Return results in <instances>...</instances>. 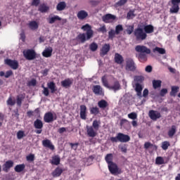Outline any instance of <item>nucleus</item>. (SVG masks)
Listing matches in <instances>:
<instances>
[{
  "instance_id": "1",
  "label": "nucleus",
  "mask_w": 180,
  "mask_h": 180,
  "mask_svg": "<svg viewBox=\"0 0 180 180\" xmlns=\"http://www.w3.org/2000/svg\"><path fill=\"white\" fill-rule=\"evenodd\" d=\"M81 29L84 32H86V33L79 34L76 37L77 41L84 44L86 40H89L94 37V30H92V27L89 24L83 25Z\"/></svg>"
},
{
  "instance_id": "2",
  "label": "nucleus",
  "mask_w": 180,
  "mask_h": 180,
  "mask_svg": "<svg viewBox=\"0 0 180 180\" xmlns=\"http://www.w3.org/2000/svg\"><path fill=\"white\" fill-rule=\"evenodd\" d=\"M135 51L139 53L136 57L140 63H146L147 61V54H151V49L144 45H138L135 47Z\"/></svg>"
},
{
  "instance_id": "3",
  "label": "nucleus",
  "mask_w": 180,
  "mask_h": 180,
  "mask_svg": "<svg viewBox=\"0 0 180 180\" xmlns=\"http://www.w3.org/2000/svg\"><path fill=\"white\" fill-rule=\"evenodd\" d=\"M101 124V121L96 120H94L92 126L86 127L87 136L89 137H96L98 130H99V126Z\"/></svg>"
},
{
  "instance_id": "4",
  "label": "nucleus",
  "mask_w": 180,
  "mask_h": 180,
  "mask_svg": "<svg viewBox=\"0 0 180 180\" xmlns=\"http://www.w3.org/2000/svg\"><path fill=\"white\" fill-rule=\"evenodd\" d=\"M110 140L111 143H129L130 141V136L127 134L123 133H118L115 137H110Z\"/></svg>"
},
{
  "instance_id": "5",
  "label": "nucleus",
  "mask_w": 180,
  "mask_h": 180,
  "mask_svg": "<svg viewBox=\"0 0 180 180\" xmlns=\"http://www.w3.org/2000/svg\"><path fill=\"white\" fill-rule=\"evenodd\" d=\"M47 87L44 86V84L41 85V88H43L42 94L44 95V96H49L50 95V91L49 89H51V93L54 94L55 92H57V86H56V83L54 82H50L47 83Z\"/></svg>"
},
{
  "instance_id": "6",
  "label": "nucleus",
  "mask_w": 180,
  "mask_h": 180,
  "mask_svg": "<svg viewBox=\"0 0 180 180\" xmlns=\"http://www.w3.org/2000/svg\"><path fill=\"white\" fill-rule=\"evenodd\" d=\"M134 34L136 39L137 41L139 40H146L147 39V34L144 32L143 30V28H136L134 31Z\"/></svg>"
},
{
  "instance_id": "7",
  "label": "nucleus",
  "mask_w": 180,
  "mask_h": 180,
  "mask_svg": "<svg viewBox=\"0 0 180 180\" xmlns=\"http://www.w3.org/2000/svg\"><path fill=\"white\" fill-rule=\"evenodd\" d=\"M23 56L26 60L29 61H32V60H34L36 58V51L33 49H27L23 51Z\"/></svg>"
},
{
  "instance_id": "8",
  "label": "nucleus",
  "mask_w": 180,
  "mask_h": 180,
  "mask_svg": "<svg viewBox=\"0 0 180 180\" xmlns=\"http://www.w3.org/2000/svg\"><path fill=\"white\" fill-rule=\"evenodd\" d=\"M4 63L11 67L12 70H18L19 68V62L16 60L5 59Z\"/></svg>"
},
{
  "instance_id": "9",
  "label": "nucleus",
  "mask_w": 180,
  "mask_h": 180,
  "mask_svg": "<svg viewBox=\"0 0 180 180\" xmlns=\"http://www.w3.org/2000/svg\"><path fill=\"white\" fill-rule=\"evenodd\" d=\"M44 120L45 123H51L54 120H57V115L56 114L53 115L51 112H46L44 116Z\"/></svg>"
},
{
  "instance_id": "10",
  "label": "nucleus",
  "mask_w": 180,
  "mask_h": 180,
  "mask_svg": "<svg viewBox=\"0 0 180 180\" xmlns=\"http://www.w3.org/2000/svg\"><path fill=\"white\" fill-rule=\"evenodd\" d=\"M92 91L94 93V95H97L98 96H105V91L101 85L93 86Z\"/></svg>"
},
{
  "instance_id": "11",
  "label": "nucleus",
  "mask_w": 180,
  "mask_h": 180,
  "mask_svg": "<svg viewBox=\"0 0 180 180\" xmlns=\"http://www.w3.org/2000/svg\"><path fill=\"white\" fill-rule=\"evenodd\" d=\"M126 70L136 71V63H134V60L130 58L126 59Z\"/></svg>"
},
{
  "instance_id": "12",
  "label": "nucleus",
  "mask_w": 180,
  "mask_h": 180,
  "mask_svg": "<svg viewBox=\"0 0 180 180\" xmlns=\"http://www.w3.org/2000/svg\"><path fill=\"white\" fill-rule=\"evenodd\" d=\"M108 169L110 174H112V175H115V174H121L122 172V171L119 169L117 165H116L115 162L110 163L108 165Z\"/></svg>"
},
{
  "instance_id": "13",
  "label": "nucleus",
  "mask_w": 180,
  "mask_h": 180,
  "mask_svg": "<svg viewBox=\"0 0 180 180\" xmlns=\"http://www.w3.org/2000/svg\"><path fill=\"white\" fill-rule=\"evenodd\" d=\"M171 4L170 13H178L179 12V1L172 0Z\"/></svg>"
},
{
  "instance_id": "14",
  "label": "nucleus",
  "mask_w": 180,
  "mask_h": 180,
  "mask_svg": "<svg viewBox=\"0 0 180 180\" xmlns=\"http://www.w3.org/2000/svg\"><path fill=\"white\" fill-rule=\"evenodd\" d=\"M148 116L152 120L155 121L161 117V113L157 110H150L149 111Z\"/></svg>"
},
{
  "instance_id": "15",
  "label": "nucleus",
  "mask_w": 180,
  "mask_h": 180,
  "mask_svg": "<svg viewBox=\"0 0 180 180\" xmlns=\"http://www.w3.org/2000/svg\"><path fill=\"white\" fill-rule=\"evenodd\" d=\"M80 118L82 120H86V117L88 116V111L86 108V105H80Z\"/></svg>"
},
{
  "instance_id": "16",
  "label": "nucleus",
  "mask_w": 180,
  "mask_h": 180,
  "mask_svg": "<svg viewBox=\"0 0 180 180\" xmlns=\"http://www.w3.org/2000/svg\"><path fill=\"white\" fill-rule=\"evenodd\" d=\"M103 22L104 23H110L113 22V20H116V15H112L110 13H108L102 17Z\"/></svg>"
},
{
  "instance_id": "17",
  "label": "nucleus",
  "mask_w": 180,
  "mask_h": 180,
  "mask_svg": "<svg viewBox=\"0 0 180 180\" xmlns=\"http://www.w3.org/2000/svg\"><path fill=\"white\" fill-rule=\"evenodd\" d=\"M42 145L44 147H46V148H49V150H51L52 151L55 150L54 145H53V143H51V141L49 139H45L42 141Z\"/></svg>"
},
{
  "instance_id": "18",
  "label": "nucleus",
  "mask_w": 180,
  "mask_h": 180,
  "mask_svg": "<svg viewBox=\"0 0 180 180\" xmlns=\"http://www.w3.org/2000/svg\"><path fill=\"white\" fill-rule=\"evenodd\" d=\"M13 167V161L8 160L3 165V171L4 172H9V169Z\"/></svg>"
},
{
  "instance_id": "19",
  "label": "nucleus",
  "mask_w": 180,
  "mask_h": 180,
  "mask_svg": "<svg viewBox=\"0 0 180 180\" xmlns=\"http://www.w3.org/2000/svg\"><path fill=\"white\" fill-rule=\"evenodd\" d=\"M42 56L46 58H49V57H51V56H53V48L51 46L46 48L42 52Z\"/></svg>"
},
{
  "instance_id": "20",
  "label": "nucleus",
  "mask_w": 180,
  "mask_h": 180,
  "mask_svg": "<svg viewBox=\"0 0 180 180\" xmlns=\"http://www.w3.org/2000/svg\"><path fill=\"white\" fill-rule=\"evenodd\" d=\"M63 172H64V169L60 167H58L51 173V175L53 178H58V176H61V174H63Z\"/></svg>"
},
{
  "instance_id": "21",
  "label": "nucleus",
  "mask_w": 180,
  "mask_h": 180,
  "mask_svg": "<svg viewBox=\"0 0 180 180\" xmlns=\"http://www.w3.org/2000/svg\"><path fill=\"white\" fill-rule=\"evenodd\" d=\"M109 51H110V45L105 44L101 49L100 56L101 57H103V56H106V54H108V53H109Z\"/></svg>"
},
{
  "instance_id": "22",
  "label": "nucleus",
  "mask_w": 180,
  "mask_h": 180,
  "mask_svg": "<svg viewBox=\"0 0 180 180\" xmlns=\"http://www.w3.org/2000/svg\"><path fill=\"white\" fill-rule=\"evenodd\" d=\"M73 80L71 78L65 79V80H63L60 84L61 86L63 88H70L72 85Z\"/></svg>"
},
{
  "instance_id": "23",
  "label": "nucleus",
  "mask_w": 180,
  "mask_h": 180,
  "mask_svg": "<svg viewBox=\"0 0 180 180\" xmlns=\"http://www.w3.org/2000/svg\"><path fill=\"white\" fill-rule=\"evenodd\" d=\"M57 20H62V19L58 15L51 16V15H49V18H47V21H48V23H49V25H53V23H56Z\"/></svg>"
},
{
  "instance_id": "24",
  "label": "nucleus",
  "mask_w": 180,
  "mask_h": 180,
  "mask_svg": "<svg viewBox=\"0 0 180 180\" xmlns=\"http://www.w3.org/2000/svg\"><path fill=\"white\" fill-rule=\"evenodd\" d=\"M135 86V91L136 92L137 96H139V98H143V94L141 93L143 92V86H141L140 83H136Z\"/></svg>"
},
{
  "instance_id": "25",
  "label": "nucleus",
  "mask_w": 180,
  "mask_h": 180,
  "mask_svg": "<svg viewBox=\"0 0 180 180\" xmlns=\"http://www.w3.org/2000/svg\"><path fill=\"white\" fill-rule=\"evenodd\" d=\"M98 108L101 109L102 110H105L108 106H109V103L106 100H100L97 103Z\"/></svg>"
},
{
  "instance_id": "26",
  "label": "nucleus",
  "mask_w": 180,
  "mask_h": 180,
  "mask_svg": "<svg viewBox=\"0 0 180 180\" xmlns=\"http://www.w3.org/2000/svg\"><path fill=\"white\" fill-rule=\"evenodd\" d=\"M77 16L79 20H84V19L88 18V12L84 10H81L77 13Z\"/></svg>"
},
{
  "instance_id": "27",
  "label": "nucleus",
  "mask_w": 180,
  "mask_h": 180,
  "mask_svg": "<svg viewBox=\"0 0 180 180\" xmlns=\"http://www.w3.org/2000/svg\"><path fill=\"white\" fill-rule=\"evenodd\" d=\"M108 89H111L114 92H117V91H120L121 89L120 83L119 82V81L114 82L113 85L110 86Z\"/></svg>"
},
{
  "instance_id": "28",
  "label": "nucleus",
  "mask_w": 180,
  "mask_h": 180,
  "mask_svg": "<svg viewBox=\"0 0 180 180\" xmlns=\"http://www.w3.org/2000/svg\"><path fill=\"white\" fill-rule=\"evenodd\" d=\"M114 60H115V63H116V64H123V63L124 61L123 56L117 53H116L115 54Z\"/></svg>"
},
{
  "instance_id": "29",
  "label": "nucleus",
  "mask_w": 180,
  "mask_h": 180,
  "mask_svg": "<svg viewBox=\"0 0 180 180\" xmlns=\"http://www.w3.org/2000/svg\"><path fill=\"white\" fill-rule=\"evenodd\" d=\"M176 134V126L172 125L167 132V135L170 139H172Z\"/></svg>"
},
{
  "instance_id": "30",
  "label": "nucleus",
  "mask_w": 180,
  "mask_h": 180,
  "mask_svg": "<svg viewBox=\"0 0 180 180\" xmlns=\"http://www.w3.org/2000/svg\"><path fill=\"white\" fill-rule=\"evenodd\" d=\"M143 30L146 34H150L151 33H154V26H153L152 25H146L143 27Z\"/></svg>"
},
{
  "instance_id": "31",
  "label": "nucleus",
  "mask_w": 180,
  "mask_h": 180,
  "mask_svg": "<svg viewBox=\"0 0 180 180\" xmlns=\"http://www.w3.org/2000/svg\"><path fill=\"white\" fill-rule=\"evenodd\" d=\"M144 148L146 150H148L150 147H152L153 151H157L158 150V146L157 145H154L151 143L150 142H146L143 146Z\"/></svg>"
},
{
  "instance_id": "32",
  "label": "nucleus",
  "mask_w": 180,
  "mask_h": 180,
  "mask_svg": "<svg viewBox=\"0 0 180 180\" xmlns=\"http://www.w3.org/2000/svg\"><path fill=\"white\" fill-rule=\"evenodd\" d=\"M49 9L50 7H49V6L46 5V4H42L39 6L38 11L41 12V13H46Z\"/></svg>"
},
{
  "instance_id": "33",
  "label": "nucleus",
  "mask_w": 180,
  "mask_h": 180,
  "mask_svg": "<svg viewBox=\"0 0 180 180\" xmlns=\"http://www.w3.org/2000/svg\"><path fill=\"white\" fill-rule=\"evenodd\" d=\"M34 129H43V121H41L39 119H37L34 122Z\"/></svg>"
},
{
  "instance_id": "34",
  "label": "nucleus",
  "mask_w": 180,
  "mask_h": 180,
  "mask_svg": "<svg viewBox=\"0 0 180 180\" xmlns=\"http://www.w3.org/2000/svg\"><path fill=\"white\" fill-rule=\"evenodd\" d=\"M90 113L91 115H94V116H98V115H101L99 107L95 106L90 108Z\"/></svg>"
},
{
  "instance_id": "35",
  "label": "nucleus",
  "mask_w": 180,
  "mask_h": 180,
  "mask_svg": "<svg viewBox=\"0 0 180 180\" xmlns=\"http://www.w3.org/2000/svg\"><path fill=\"white\" fill-rule=\"evenodd\" d=\"M60 161H61V159H60V156L55 155L52 157L51 163L52 164V165H60Z\"/></svg>"
},
{
  "instance_id": "36",
  "label": "nucleus",
  "mask_w": 180,
  "mask_h": 180,
  "mask_svg": "<svg viewBox=\"0 0 180 180\" xmlns=\"http://www.w3.org/2000/svg\"><path fill=\"white\" fill-rule=\"evenodd\" d=\"M28 26L31 30H37L39 29V23L36 21H30Z\"/></svg>"
},
{
  "instance_id": "37",
  "label": "nucleus",
  "mask_w": 180,
  "mask_h": 180,
  "mask_svg": "<svg viewBox=\"0 0 180 180\" xmlns=\"http://www.w3.org/2000/svg\"><path fill=\"white\" fill-rule=\"evenodd\" d=\"M25 168H26V165H25V164L17 165L14 167V171L18 173L22 172V171H25Z\"/></svg>"
},
{
  "instance_id": "38",
  "label": "nucleus",
  "mask_w": 180,
  "mask_h": 180,
  "mask_svg": "<svg viewBox=\"0 0 180 180\" xmlns=\"http://www.w3.org/2000/svg\"><path fill=\"white\" fill-rule=\"evenodd\" d=\"M65 8H67V4H65V1H60L56 6V9L59 11H64Z\"/></svg>"
},
{
  "instance_id": "39",
  "label": "nucleus",
  "mask_w": 180,
  "mask_h": 180,
  "mask_svg": "<svg viewBox=\"0 0 180 180\" xmlns=\"http://www.w3.org/2000/svg\"><path fill=\"white\" fill-rule=\"evenodd\" d=\"M179 92V86H172V90L170 91V96H176V94Z\"/></svg>"
},
{
  "instance_id": "40",
  "label": "nucleus",
  "mask_w": 180,
  "mask_h": 180,
  "mask_svg": "<svg viewBox=\"0 0 180 180\" xmlns=\"http://www.w3.org/2000/svg\"><path fill=\"white\" fill-rule=\"evenodd\" d=\"M105 160L107 162L108 165L113 162V154L108 153L105 157Z\"/></svg>"
},
{
  "instance_id": "41",
  "label": "nucleus",
  "mask_w": 180,
  "mask_h": 180,
  "mask_svg": "<svg viewBox=\"0 0 180 180\" xmlns=\"http://www.w3.org/2000/svg\"><path fill=\"white\" fill-rule=\"evenodd\" d=\"M25 99V95L23 94H20L17 96V105H18L19 107L22 106V102H23V100Z\"/></svg>"
},
{
  "instance_id": "42",
  "label": "nucleus",
  "mask_w": 180,
  "mask_h": 180,
  "mask_svg": "<svg viewBox=\"0 0 180 180\" xmlns=\"http://www.w3.org/2000/svg\"><path fill=\"white\" fill-rule=\"evenodd\" d=\"M153 51L154 53H159V54H165L166 51L165 49L164 48H160L158 46H156L155 48H154L153 49Z\"/></svg>"
},
{
  "instance_id": "43",
  "label": "nucleus",
  "mask_w": 180,
  "mask_h": 180,
  "mask_svg": "<svg viewBox=\"0 0 180 180\" xmlns=\"http://www.w3.org/2000/svg\"><path fill=\"white\" fill-rule=\"evenodd\" d=\"M161 84H162L161 80H153V86L154 89L160 88Z\"/></svg>"
},
{
  "instance_id": "44",
  "label": "nucleus",
  "mask_w": 180,
  "mask_h": 180,
  "mask_svg": "<svg viewBox=\"0 0 180 180\" xmlns=\"http://www.w3.org/2000/svg\"><path fill=\"white\" fill-rule=\"evenodd\" d=\"M155 164L158 165H162V164H165V162L164 161V158L159 156L156 158L155 160Z\"/></svg>"
},
{
  "instance_id": "45",
  "label": "nucleus",
  "mask_w": 180,
  "mask_h": 180,
  "mask_svg": "<svg viewBox=\"0 0 180 180\" xmlns=\"http://www.w3.org/2000/svg\"><path fill=\"white\" fill-rule=\"evenodd\" d=\"M171 144L169 143V141H165L162 143L161 148L165 151L168 150V147H169Z\"/></svg>"
},
{
  "instance_id": "46",
  "label": "nucleus",
  "mask_w": 180,
  "mask_h": 180,
  "mask_svg": "<svg viewBox=\"0 0 180 180\" xmlns=\"http://www.w3.org/2000/svg\"><path fill=\"white\" fill-rule=\"evenodd\" d=\"M115 34H120V32H123V25H117L116 27H115Z\"/></svg>"
},
{
  "instance_id": "47",
  "label": "nucleus",
  "mask_w": 180,
  "mask_h": 180,
  "mask_svg": "<svg viewBox=\"0 0 180 180\" xmlns=\"http://www.w3.org/2000/svg\"><path fill=\"white\" fill-rule=\"evenodd\" d=\"M126 32L127 34H131L134 32V25H127Z\"/></svg>"
},
{
  "instance_id": "48",
  "label": "nucleus",
  "mask_w": 180,
  "mask_h": 180,
  "mask_svg": "<svg viewBox=\"0 0 180 180\" xmlns=\"http://www.w3.org/2000/svg\"><path fill=\"white\" fill-rule=\"evenodd\" d=\"M91 51H96L98 50V44L93 42L89 45Z\"/></svg>"
},
{
  "instance_id": "49",
  "label": "nucleus",
  "mask_w": 180,
  "mask_h": 180,
  "mask_svg": "<svg viewBox=\"0 0 180 180\" xmlns=\"http://www.w3.org/2000/svg\"><path fill=\"white\" fill-rule=\"evenodd\" d=\"M101 81H102L103 85L105 86V88H108L109 89L110 86H109V82H108V79L105 76L102 77Z\"/></svg>"
},
{
  "instance_id": "50",
  "label": "nucleus",
  "mask_w": 180,
  "mask_h": 180,
  "mask_svg": "<svg viewBox=\"0 0 180 180\" xmlns=\"http://www.w3.org/2000/svg\"><path fill=\"white\" fill-rule=\"evenodd\" d=\"M119 148L120 149L122 153H124V154H126V153H127V144L120 145Z\"/></svg>"
},
{
  "instance_id": "51",
  "label": "nucleus",
  "mask_w": 180,
  "mask_h": 180,
  "mask_svg": "<svg viewBox=\"0 0 180 180\" xmlns=\"http://www.w3.org/2000/svg\"><path fill=\"white\" fill-rule=\"evenodd\" d=\"M136 16V14H134V11H129L127 14V18L128 20L133 19Z\"/></svg>"
},
{
  "instance_id": "52",
  "label": "nucleus",
  "mask_w": 180,
  "mask_h": 180,
  "mask_svg": "<svg viewBox=\"0 0 180 180\" xmlns=\"http://www.w3.org/2000/svg\"><path fill=\"white\" fill-rule=\"evenodd\" d=\"M27 161H30V162H33L34 161V154L30 153L26 157Z\"/></svg>"
},
{
  "instance_id": "53",
  "label": "nucleus",
  "mask_w": 180,
  "mask_h": 180,
  "mask_svg": "<svg viewBox=\"0 0 180 180\" xmlns=\"http://www.w3.org/2000/svg\"><path fill=\"white\" fill-rule=\"evenodd\" d=\"M134 79L135 82H143V81H144V77L135 76Z\"/></svg>"
},
{
  "instance_id": "54",
  "label": "nucleus",
  "mask_w": 180,
  "mask_h": 180,
  "mask_svg": "<svg viewBox=\"0 0 180 180\" xmlns=\"http://www.w3.org/2000/svg\"><path fill=\"white\" fill-rule=\"evenodd\" d=\"M16 102L12 99V97H9L7 100V105L10 106H15Z\"/></svg>"
},
{
  "instance_id": "55",
  "label": "nucleus",
  "mask_w": 180,
  "mask_h": 180,
  "mask_svg": "<svg viewBox=\"0 0 180 180\" xmlns=\"http://www.w3.org/2000/svg\"><path fill=\"white\" fill-rule=\"evenodd\" d=\"M116 34V32L114 30H110L108 32V38L112 39L115 37V35Z\"/></svg>"
},
{
  "instance_id": "56",
  "label": "nucleus",
  "mask_w": 180,
  "mask_h": 180,
  "mask_svg": "<svg viewBox=\"0 0 180 180\" xmlns=\"http://www.w3.org/2000/svg\"><path fill=\"white\" fill-rule=\"evenodd\" d=\"M25 137V131H18L17 133V138L18 140H20L21 139H23Z\"/></svg>"
},
{
  "instance_id": "57",
  "label": "nucleus",
  "mask_w": 180,
  "mask_h": 180,
  "mask_svg": "<svg viewBox=\"0 0 180 180\" xmlns=\"http://www.w3.org/2000/svg\"><path fill=\"white\" fill-rule=\"evenodd\" d=\"M128 117L132 120H136L137 119V114L136 112H131L128 115Z\"/></svg>"
},
{
  "instance_id": "58",
  "label": "nucleus",
  "mask_w": 180,
  "mask_h": 180,
  "mask_svg": "<svg viewBox=\"0 0 180 180\" xmlns=\"http://www.w3.org/2000/svg\"><path fill=\"white\" fill-rule=\"evenodd\" d=\"M128 0H120L116 3L117 6H123L125 4H127Z\"/></svg>"
},
{
  "instance_id": "59",
  "label": "nucleus",
  "mask_w": 180,
  "mask_h": 180,
  "mask_svg": "<svg viewBox=\"0 0 180 180\" xmlns=\"http://www.w3.org/2000/svg\"><path fill=\"white\" fill-rule=\"evenodd\" d=\"M167 94H168V89H162L160 92V96H165V95H167Z\"/></svg>"
},
{
  "instance_id": "60",
  "label": "nucleus",
  "mask_w": 180,
  "mask_h": 180,
  "mask_svg": "<svg viewBox=\"0 0 180 180\" xmlns=\"http://www.w3.org/2000/svg\"><path fill=\"white\" fill-rule=\"evenodd\" d=\"M98 32H101V33H106V32H108V30H106V26L103 25L102 27L98 29Z\"/></svg>"
},
{
  "instance_id": "61",
  "label": "nucleus",
  "mask_w": 180,
  "mask_h": 180,
  "mask_svg": "<svg viewBox=\"0 0 180 180\" xmlns=\"http://www.w3.org/2000/svg\"><path fill=\"white\" fill-rule=\"evenodd\" d=\"M37 81L36 79H33L28 82V86H36Z\"/></svg>"
},
{
  "instance_id": "62",
  "label": "nucleus",
  "mask_w": 180,
  "mask_h": 180,
  "mask_svg": "<svg viewBox=\"0 0 180 180\" xmlns=\"http://www.w3.org/2000/svg\"><path fill=\"white\" fill-rule=\"evenodd\" d=\"M11 75H13V72L12 70H8L6 72L4 77L5 78H9Z\"/></svg>"
},
{
  "instance_id": "63",
  "label": "nucleus",
  "mask_w": 180,
  "mask_h": 180,
  "mask_svg": "<svg viewBox=\"0 0 180 180\" xmlns=\"http://www.w3.org/2000/svg\"><path fill=\"white\" fill-rule=\"evenodd\" d=\"M70 146L71 148H73V150H77V148H78V146H79V143H70Z\"/></svg>"
},
{
  "instance_id": "64",
  "label": "nucleus",
  "mask_w": 180,
  "mask_h": 180,
  "mask_svg": "<svg viewBox=\"0 0 180 180\" xmlns=\"http://www.w3.org/2000/svg\"><path fill=\"white\" fill-rule=\"evenodd\" d=\"M40 5V0H32V6H39Z\"/></svg>"
}]
</instances>
